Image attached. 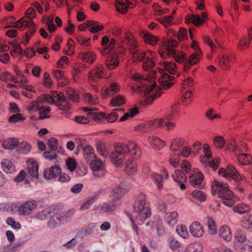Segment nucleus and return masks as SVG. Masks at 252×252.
Segmentation results:
<instances>
[{"label":"nucleus","instance_id":"obj_42","mask_svg":"<svg viewBox=\"0 0 252 252\" xmlns=\"http://www.w3.org/2000/svg\"><path fill=\"white\" fill-rule=\"evenodd\" d=\"M82 59L84 62L91 64L94 63L95 60V55L92 51H88L82 54Z\"/></svg>","mask_w":252,"mask_h":252},{"label":"nucleus","instance_id":"obj_27","mask_svg":"<svg viewBox=\"0 0 252 252\" xmlns=\"http://www.w3.org/2000/svg\"><path fill=\"white\" fill-rule=\"evenodd\" d=\"M219 236L224 241L229 242L232 239V234L229 227L226 225L220 227L219 231Z\"/></svg>","mask_w":252,"mask_h":252},{"label":"nucleus","instance_id":"obj_34","mask_svg":"<svg viewBox=\"0 0 252 252\" xmlns=\"http://www.w3.org/2000/svg\"><path fill=\"white\" fill-rule=\"evenodd\" d=\"M141 36L144 38L146 42L152 45H156L158 40L157 37L147 32H143L141 33Z\"/></svg>","mask_w":252,"mask_h":252},{"label":"nucleus","instance_id":"obj_36","mask_svg":"<svg viewBox=\"0 0 252 252\" xmlns=\"http://www.w3.org/2000/svg\"><path fill=\"white\" fill-rule=\"evenodd\" d=\"M124 110L122 108H117L113 110L112 112L109 114L106 118V120L109 123L115 122L120 114H123Z\"/></svg>","mask_w":252,"mask_h":252},{"label":"nucleus","instance_id":"obj_55","mask_svg":"<svg viewBox=\"0 0 252 252\" xmlns=\"http://www.w3.org/2000/svg\"><path fill=\"white\" fill-rule=\"evenodd\" d=\"M233 210L234 212H237L239 214H244L250 210V207L246 204H241L237 206H235L233 207Z\"/></svg>","mask_w":252,"mask_h":252},{"label":"nucleus","instance_id":"obj_39","mask_svg":"<svg viewBox=\"0 0 252 252\" xmlns=\"http://www.w3.org/2000/svg\"><path fill=\"white\" fill-rule=\"evenodd\" d=\"M151 177L153 182L157 185L158 189L159 190H161L163 188L162 176L157 173H154L151 174Z\"/></svg>","mask_w":252,"mask_h":252},{"label":"nucleus","instance_id":"obj_5","mask_svg":"<svg viewBox=\"0 0 252 252\" xmlns=\"http://www.w3.org/2000/svg\"><path fill=\"white\" fill-rule=\"evenodd\" d=\"M213 194H218V196L223 200V203L228 207L232 206L235 201L233 192L229 189V186L226 183L219 181H215L212 186Z\"/></svg>","mask_w":252,"mask_h":252},{"label":"nucleus","instance_id":"obj_19","mask_svg":"<svg viewBox=\"0 0 252 252\" xmlns=\"http://www.w3.org/2000/svg\"><path fill=\"white\" fill-rule=\"evenodd\" d=\"M129 2V0H117L115 3L117 10L121 13H126L128 8H132L135 5V0Z\"/></svg>","mask_w":252,"mask_h":252},{"label":"nucleus","instance_id":"obj_3","mask_svg":"<svg viewBox=\"0 0 252 252\" xmlns=\"http://www.w3.org/2000/svg\"><path fill=\"white\" fill-rule=\"evenodd\" d=\"M113 34L115 38L112 39L110 42L107 36L103 37L102 39L101 45L103 48L100 50V52L103 56H106L107 53L112 50L115 47L117 41L118 44H122V46H127L129 47L130 51H132L133 48L136 47V43L130 35L126 33L122 34L120 29H115L113 32Z\"/></svg>","mask_w":252,"mask_h":252},{"label":"nucleus","instance_id":"obj_11","mask_svg":"<svg viewBox=\"0 0 252 252\" xmlns=\"http://www.w3.org/2000/svg\"><path fill=\"white\" fill-rule=\"evenodd\" d=\"M105 64L107 69L113 70L118 67L122 57V54L111 51L107 53Z\"/></svg>","mask_w":252,"mask_h":252},{"label":"nucleus","instance_id":"obj_9","mask_svg":"<svg viewBox=\"0 0 252 252\" xmlns=\"http://www.w3.org/2000/svg\"><path fill=\"white\" fill-rule=\"evenodd\" d=\"M9 26L8 27H11ZM12 27L21 29L22 30L28 28L30 30L26 32L24 38L23 39V43L26 44L28 43L30 36L35 31V24L31 20H24L23 18L19 19Z\"/></svg>","mask_w":252,"mask_h":252},{"label":"nucleus","instance_id":"obj_50","mask_svg":"<svg viewBox=\"0 0 252 252\" xmlns=\"http://www.w3.org/2000/svg\"><path fill=\"white\" fill-rule=\"evenodd\" d=\"M97 227V223L92 222L88 224L87 225L82 228L81 229L82 232L84 233L86 235H91L93 233Z\"/></svg>","mask_w":252,"mask_h":252},{"label":"nucleus","instance_id":"obj_12","mask_svg":"<svg viewBox=\"0 0 252 252\" xmlns=\"http://www.w3.org/2000/svg\"><path fill=\"white\" fill-rule=\"evenodd\" d=\"M37 207V202L36 200H28L22 203L18 208V212L21 216L30 215L32 212Z\"/></svg>","mask_w":252,"mask_h":252},{"label":"nucleus","instance_id":"obj_48","mask_svg":"<svg viewBox=\"0 0 252 252\" xmlns=\"http://www.w3.org/2000/svg\"><path fill=\"white\" fill-rule=\"evenodd\" d=\"M173 178L174 181L178 183L187 181V176L180 170H175L174 174L173 175Z\"/></svg>","mask_w":252,"mask_h":252},{"label":"nucleus","instance_id":"obj_47","mask_svg":"<svg viewBox=\"0 0 252 252\" xmlns=\"http://www.w3.org/2000/svg\"><path fill=\"white\" fill-rule=\"evenodd\" d=\"M202 250L201 245L197 242L190 244L187 247L185 252H201Z\"/></svg>","mask_w":252,"mask_h":252},{"label":"nucleus","instance_id":"obj_54","mask_svg":"<svg viewBox=\"0 0 252 252\" xmlns=\"http://www.w3.org/2000/svg\"><path fill=\"white\" fill-rule=\"evenodd\" d=\"M120 87L118 84L112 83L109 88L105 90L106 95H112L119 92Z\"/></svg>","mask_w":252,"mask_h":252},{"label":"nucleus","instance_id":"obj_41","mask_svg":"<svg viewBox=\"0 0 252 252\" xmlns=\"http://www.w3.org/2000/svg\"><path fill=\"white\" fill-rule=\"evenodd\" d=\"M168 243L169 247L172 251L178 252L180 251L182 244L177 239L173 237L169 238Z\"/></svg>","mask_w":252,"mask_h":252},{"label":"nucleus","instance_id":"obj_28","mask_svg":"<svg viewBox=\"0 0 252 252\" xmlns=\"http://www.w3.org/2000/svg\"><path fill=\"white\" fill-rule=\"evenodd\" d=\"M0 165L2 170L7 174H12L16 171L14 165L9 159H3L0 162Z\"/></svg>","mask_w":252,"mask_h":252},{"label":"nucleus","instance_id":"obj_29","mask_svg":"<svg viewBox=\"0 0 252 252\" xmlns=\"http://www.w3.org/2000/svg\"><path fill=\"white\" fill-rule=\"evenodd\" d=\"M234 58L235 57L232 55L222 54L219 57V64L223 69L229 68V62Z\"/></svg>","mask_w":252,"mask_h":252},{"label":"nucleus","instance_id":"obj_14","mask_svg":"<svg viewBox=\"0 0 252 252\" xmlns=\"http://www.w3.org/2000/svg\"><path fill=\"white\" fill-rule=\"evenodd\" d=\"M163 120L156 119L146 123L142 124L138 126V130L142 132H147L154 130L158 127L163 126Z\"/></svg>","mask_w":252,"mask_h":252},{"label":"nucleus","instance_id":"obj_23","mask_svg":"<svg viewBox=\"0 0 252 252\" xmlns=\"http://www.w3.org/2000/svg\"><path fill=\"white\" fill-rule=\"evenodd\" d=\"M54 215V211L53 209L48 207L36 213L34 218L37 220H44L49 217H53Z\"/></svg>","mask_w":252,"mask_h":252},{"label":"nucleus","instance_id":"obj_44","mask_svg":"<svg viewBox=\"0 0 252 252\" xmlns=\"http://www.w3.org/2000/svg\"><path fill=\"white\" fill-rule=\"evenodd\" d=\"M98 198L97 194L91 197L83 204L80 208V210L83 211L88 209L97 200Z\"/></svg>","mask_w":252,"mask_h":252},{"label":"nucleus","instance_id":"obj_25","mask_svg":"<svg viewBox=\"0 0 252 252\" xmlns=\"http://www.w3.org/2000/svg\"><path fill=\"white\" fill-rule=\"evenodd\" d=\"M207 18V15L205 13H202L201 17L198 15L191 14L189 17H186L187 22H192V23L195 26H200L202 24L205 19Z\"/></svg>","mask_w":252,"mask_h":252},{"label":"nucleus","instance_id":"obj_24","mask_svg":"<svg viewBox=\"0 0 252 252\" xmlns=\"http://www.w3.org/2000/svg\"><path fill=\"white\" fill-rule=\"evenodd\" d=\"M61 168L58 166H54L49 169H45L44 173L45 179L51 180L57 178L61 174Z\"/></svg>","mask_w":252,"mask_h":252},{"label":"nucleus","instance_id":"obj_61","mask_svg":"<svg viewBox=\"0 0 252 252\" xmlns=\"http://www.w3.org/2000/svg\"><path fill=\"white\" fill-rule=\"evenodd\" d=\"M173 19L172 16L169 15L167 16L162 17L158 19V21L165 27H167L171 23Z\"/></svg>","mask_w":252,"mask_h":252},{"label":"nucleus","instance_id":"obj_6","mask_svg":"<svg viewBox=\"0 0 252 252\" xmlns=\"http://www.w3.org/2000/svg\"><path fill=\"white\" fill-rule=\"evenodd\" d=\"M131 53L134 59L143 62L142 66L144 70H148L151 69L156 64V62L158 63L157 54L152 51L145 52L138 49L136 46L132 48Z\"/></svg>","mask_w":252,"mask_h":252},{"label":"nucleus","instance_id":"obj_2","mask_svg":"<svg viewBox=\"0 0 252 252\" xmlns=\"http://www.w3.org/2000/svg\"><path fill=\"white\" fill-rule=\"evenodd\" d=\"M141 155V152L137 145L133 142L123 143L115 147V150L111 155V161L117 166H121L125 160H127L126 164V173L128 175H134L137 172L136 163L130 159H138Z\"/></svg>","mask_w":252,"mask_h":252},{"label":"nucleus","instance_id":"obj_18","mask_svg":"<svg viewBox=\"0 0 252 252\" xmlns=\"http://www.w3.org/2000/svg\"><path fill=\"white\" fill-rule=\"evenodd\" d=\"M204 153L205 155L206 159L204 160V163L209 167L216 170L219 164L220 159L218 158L214 159L212 160H210V159L211 158V154L210 153V147L208 146H205L204 147Z\"/></svg>","mask_w":252,"mask_h":252},{"label":"nucleus","instance_id":"obj_60","mask_svg":"<svg viewBox=\"0 0 252 252\" xmlns=\"http://www.w3.org/2000/svg\"><path fill=\"white\" fill-rule=\"evenodd\" d=\"M39 105L37 102L35 100L31 102L27 107L26 110L29 113H31L38 111Z\"/></svg>","mask_w":252,"mask_h":252},{"label":"nucleus","instance_id":"obj_51","mask_svg":"<svg viewBox=\"0 0 252 252\" xmlns=\"http://www.w3.org/2000/svg\"><path fill=\"white\" fill-rule=\"evenodd\" d=\"M85 158L88 160H91V158H93L94 150L93 148L90 145H86L82 149Z\"/></svg>","mask_w":252,"mask_h":252},{"label":"nucleus","instance_id":"obj_45","mask_svg":"<svg viewBox=\"0 0 252 252\" xmlns=\"http://www.w3.org/2000/svg\"><path fill=\"white\" fill-rule=\"evenodd\" d=\"M138 109L134 108L132 109H129L127 113H125V114L120 118L119 122H122L126 121L129 118H132L138 114Z\"/></svg>","mask_w":252,"mask_h":252},{"label":"nucleus","instance_id":"obj_43","mask_svg":"<svg viewBox=\"0 0 252 252\" xmlns=\"http://www.w3.org/2000/svg\"><path fill=\"white\" fill-rule=\"evenodd\" d=\"M56 105L61 110H67L70 108V104L69 101L65 98V96L58 102H56Z\"/></svg>","mask_w":252,"mask_h":252},{"label":"nucleus","instance_id":"obj_49","mask_svg":"<svg viewBox=\"0 0 252 252\" xmlns=\"http://www.w3.org/2000/svg\"><path fill=\"white\" fill-rule=\"evenodd\" d=\"M126 102V99L122 95H117L113 97L111 100V104L112 106H121Z\"/></svg>","mask_w":252,"mask_h":252},{"label":"nucleus","instance_id":"obj_17","mask_svg":"<svg viewBox=\"0 0 252 252\" xmlns=\"http://www.w3.org/2000/svg\"><path fill=\"white\" fill-rule=\"evenodd\" d=\"M189 182L192 186L201 188L204 186L202 173L198 171H193L189 177Z\"/></svg>","mask_w":252,"mask_h":252},{"label":"nucleus","instance_id":"obj_21","mask_svg":"<svg viewBox=\"0 0 252 252\" xmlns=\"http://www.w3.org/2000/svg\"><path fill=\"white\" fill-rule=\"evenodd\" d=\"M189 232L194 237L200 238L204 234L203 226L198 221L193 222L189 226Z\"/></svg>","mask_w":252,"mask_h":252},{"label":"nucleus","instance_id":"obj_16","mask_svg":"<svg viewBox=\"0 0 252 252\" xmlns=\"http://www.w3.org/2000/svg\"><path fill=\"white\" fill-rule=\"evenodd\" d=\"M90 166L94 171V175L95 177L101 178L104 176L103 165L94 156H93V158L90 161Z\"/></svg>","mask_w":252,"mask_h":252},{"label":"nucleus","instance_id":"obj_4","mask_svg":"<svg viewBox=\"0 0 252 252\" xmlns=\"http://www.w3.org/2000/svg\"><path fill=\"white\" fill-rule=\"evenodd\" d=\"M132 82L131 83V89L132 91L140 95H143L146 97L145 103L147 104H151L153 101L154 90L153 85H151L149 89H148V81H146L142 76L137 73L132 75Z\"/></svg>","mask_w":252,"mask_h":252},{"label":"nucleus","instance_id":"obj_37","mask_svg":"<svg viewBox=\"0 0 252 252\" xmlns=\"http://www.w3.org/2000/svg\"><path fill=\"white\" fill-rule=\"evenodd\" d=\"M17 147L18 152L21 154H27L31 149L30 145L27 142H22L19 143V141Z\"/></svg>","mask_w":252,"mask_h":252},{"label":"nucleus","instance_id":"obj_10","mask_svg":"<svg viewBox=\"0 0 252 252\" xmlns=\"http://www.w3.org/2000/svg\"><path fill=\"white\" fill-rule=\"evenodd\" d=\"M219 173L220 175L225 178H232L237 182H240L244 180V178L239 174L232 165H228L226 169L220 168Z\"/></svg>","mask_w":252,"mask_h":252},{"label":"nucleus","instance_id":"obj_31","mask_svg":"<svg viewBox=\"0 0 252 252\" xmlns=\"http://www.w3.org/2000/svg\"><path fill=\"white\" fill-rule=\"evenodd\" d=\"M19 140L15 138H9L2 142L3 148L6 150H13L17 147Z\"/></svg>","mask_w":252,"mask_h":252},{"label":"nucleus","instance_id":"obj_40","mask_svg":"<svg viewBox=\"0 0 252 252\" xmlns=\"http://www.w3.org/2000/svg\"><path fill=\"white\" fill-rule=\"evenodd\" d=\"M184 140L182 138H175L171 143L170 150L173 152H176L183 145Z\"/></svg>","mask_w":252,"mask_h":252},{"label":"nucleus","instance_id":"obj_7","mask_svg":"<svg viewBox=\"0 0 252 252\" xmlns=\"http://www.w3.org/2000/svg\"><path fill=\"white\" fill-rule=\"evenodd\" d=\"M133 211L137 214L136 220L140 225L150 217L151 213L145 195L141 194L137 197L133 204Z\"/></svg>","mask_w":252,"mask_h":252},{"label":"nucleus","instance_id":"obj_62","mask_svg":"<svg viewBox=\"0 0 252 252\" xmlns=\"http://www.w3.org/2000/svg\"><path fill=\"white\" fill-rule=\"evenodd\" d=\"M6 223L15 229H19L21 227V224L19 222L15 221L13 218H8L6 220Z\"/></svg>","mask_w":252,"mask_h":252},{"label":"nucleus","instance_id":"obj_35","mask_svg":"<svg viewBox=\"0 0 252 252\" xmlns=\"http://www.w3.org/2000/svg\"><path fill=\"white\" fill-rule=\"evenodd\" d=\"M86 27H90V31L93 33H95L103 28L102 25H98L97 22L87 21L84 22Z\"/></svg>","mask_w":252,"mask_h":252},{"label":"nucleus","instance_id":"obj_13","mask_svg":"<svg viewBox=\"0 0 252 252\" xmlns=\"http://www.w3.org/2000/svg\"><path fill=\"white\" fill-rule=\"evenodd\" d=\"M58 140L56 138L52 137L49 139L47 145L50 151H47L44 153L43 156L44 158L53 160L57 158V155L55 152L57 150Z\"/></svg>","mask_w":252,"mask_h":252},{"label":"nucleus","instance_id":"obj_57","mask_svg":"<svg viewBox=\"0 0 252 252\" xmlns=\"http://www.w3.org/2000/svg\"><path fill=\"white\" fill-rule=\"evenodd\" d=\"M146 81V80H145ZM147 81H148V89H149L150 87V86H151V85H153V90H154V94H153V100L156 99V98L159 97L161 94V88H158L157 87V85L155 83H153V82H154V81H153V82H150L149 81L147 80Z\"/></svg>","mask_w":252,"mask_h":252},{"label":"nucleus","instance_id":"obj_33","mask_svg":"<svg viewBox=\"0 0 252 252\" xmlns=\"http://www.w3.org/2000/svg\"><path fill=\"white\" fill-rule=\"evenodd\" d=\"M178 214L176 212H168L165 215L166 222L170 226H173L177 223Z\"/></svg>","mask_w":252,"mask_h":252},{"label":"nucleus","instance_id":"obj_58","mask_svg":"<svg viewBox=\"0 0 252 252\" xmlns=\"http://www.w3.org/2000/svg\"><path fill=\"white\" fill-rule=\"evenodd\" d=\"M251 158V156L244 154L240 155L238 157V161L242 165L249 164L251 163L250 161Z\"/></svg>","mask_w":252,"mask_h":252},{"label":"nucleus","instance_id":"obj_32","mask_svg":"<svg viewBox=\"0 0 252 252\" xmlns=\"http://www.w3.org/2000/svg\"><path fill=\"white\" fill-rule=\"evenodd\" d=\"M149 142L154 148L158 150H160L165 145L164 141L155 136L149 137Z\"/></svg>","mask_w":252,"mask_h":252},{"label":"nucleus","instance_id":"obj_53","mask_svg":"<svg viewBox=\"0 0 252 252\" xmlns=\"http://www.w3.org/2000/svg\"><path fill=\"white\" fill-rule=\"evenodd\" d=\"M85 101L91 105H94L98 102V98L95 96H93L90 93H86L84 94Z\"/></svg>","mask_w":252,"mask_h":252},{"label":"nucleus","instance_id":"obj_38","mask_svg":"<svg viewBox=\"0 0 252 252\" xmlns=\"http://www.w3.org/2000/svg\"><path fill=\"white\" fill-rule=\"evenodd\" d=\"M206 223L208 228V232L211 235H214L217 234V229L215 221L211 218L206 219Z\"/></svg>","mask_w":252,"mask_h":252},{"label":"nucleus","instance_id":"obj_46","mask_svg":"<svg viewBox=\"0 0 252 252\" xmlns=\"http://www.w3.org/2000/svg\"><path fill=\"white\" fill-rule=\"evenodd\" d=\"M176 232L180 237L185 239H187L189 237L187 228L185 225H178L176 227Z\"/></svg>","mask_w":252,"mask_h":252},{"label":"nucleus","instance_id":"obj_56","mask_svg":"<svg viewBox=\"0 0 252 252\" xmlns=\"http://www.w3.org/2000/svg\"><path fill=\"white\" fill-rule=\"evenodd\" d=\"M66 94L70 100L75 102L79 101V97L78 94L74 90L71 89H68L66 91Z\"/></svg>","mask_w":252,"mask_h":252},{"label":"nucleus","instance_id":"obj_30","mask_svg":"<svg viewBox=\"0 0 252 252\" xmlns=\"http://www.w3.org/2000/svg\"><path fill=\"white\" fill-rule=\"evenodd\" d=\"M28 173L33 178L37 179L38 176V165L33 162V160H29L27 164Z\"/></svg>","mask_w":252,"mask_h":252},{"label":"nucleus","instance_id":"obj_59","mask_svg":"<svg viewBox=\"0 0 252 252\" xmlns=\"http://www.w3.org/2000/svg\"><path fill=\"white\" fill-rule=\"evenodd\" d=\"M25 119V118H24L21 114L18 113L14 114L10 117L9 118L8 121L10 123L13 124L20 121H23Z\"/></svg>","mask_w":252,"mask_h":252},{"label":"nucleus","instance_id":"obj_1","mask_svg":"<svg viewBox=\"0 0 252 252\" xmlns=\"http://www.w3.org/2000/svg\"><path fill=\"white\" fill-rule=\"evenodd\" d=\"M178 45L177 42L173 39H169L163 43V47L159 50V54L162 59L158 63V69L161 76L158 78V83L160 86L163 89H168L171 87L173 83L172 81L174 77L168 75L166 72L174 74L176 70V67L174 63L164 61L167 56L171 57L180 63L184 64V71H187L190 66L197 63L201 58V51L197 47V43L192 40L191 46L196 49L195 53L190 55L189 58L186 57L183 52H177L175 48Z\"/></svg>","mask_w":252,"mask_h":252},{"label":"nucleus","instance_id":"obj_26","mask_svg":"<svg viewBox=\"0 0 252 252\" xmlns=\"http://www.w3.org/2000/svg\"><path fill=\"white\" fill-rule=\"evenodd\" d=\"M103 74V67L99 65L89 73L88 78L90 81H95L96 79L102 78Z\"/></svg>","mask_w":252,"mask_h":252},{"label":"nucleus","instance_id":"obj_22","mask_svg":"<svg viewBox=\"0 0 252 252\" xmlns=\"http://www.w3.org/2000/svg\"><path fill=\"white\" fill-rule=\"evenodd\" d=\"M75 213L74 209H71L67 211H63L54 213V216L58 220L64 223L70 220Z\"/></svg>","mask_w":252,"mask_h":252},{"label":"nucleus","instance_id":"obj_20","mask_svg":"<svg viewBox=\"0 0 252 252\" xmlns=\"http://www.w3.org/2000/svg\"><path fill=\"white\" fill-rule=\"evenodd\" d=\"M126 192V190L124 188L123 185H117L112 189L110 193V197L112 200L118 203V201L119 200Z\"/></svg>","mask_w":252,"mask_h":252},{"label":"nucleus","instance_id":"obj_52","mask_svg":"<svg viewBox=\"0 0 252 252\" xmlns=\"http://www.w3.org/2000/svg\"><path fill=\"white\" fill-rule=\"evenodd\" d=\"M192 197L200 202L205 201L206 198L205 194L199 190H194L192 193Z\"/></svg>","mask_w":252,"mask_h":252},{"label":"nucleus","instance_id":"obj_8","mask_svg":"<svg viewBox=\"0 0 252 252\" xmlns=\"http://www.w3.org/2000/svg\"><path fill=\"white\" fill-rule=\"evenodd\" d=\"M83 110L85 112H88L87 116L88 118L78 116L75 117V121L79 124H87L89 123V119L94 121L100 120L104 117V115L100 112L95 111L94 108L84 107Z\"/></svg>","mask_w":252,"mask_h":252},{"label":"nucleus","instance_id":"obj_63","mask_svg":"<svg viewBox=\"0 0 252 252\" xmlns=\"http://www.w3.org/2000/svg\"><path fill=\"white\" fill-rule=\"evenodd\" d=\"M215 145L218 148H222L225 144V140L220 136L215 137L214 139Z\"/></svg>","mask_w":252,"mask_h":252},{"label":"nucleus","instance_id":"obj_64","mask_svg":"<svg viewBox=\"0 0 252 252\" xmlns=\"http://www.w3.org/2000/svg\"><path fill=\"white\" fill-rule=\"evenodd\" d=\"M180 155H171L169 158V162L171 166L174 167H177L179 164V158Z\"/></svg>","mask_w":252,"mask_h":252},{"label":"nucleus","instance_id":"obj_15","mask_svg":"<svg viewBox=\"0 0 252 252\" xmlns=\"http://www.w3.org/2000/svg\"><path fill=\"white\" fill-rule=\"evenodd\" d=\"M118 205V203L112 200L106 202H104L101 205H95L94 208V210L98 213H109L114 211Z\"/></svg>","mask_w":252,"mask_h":252}]
</instances>
